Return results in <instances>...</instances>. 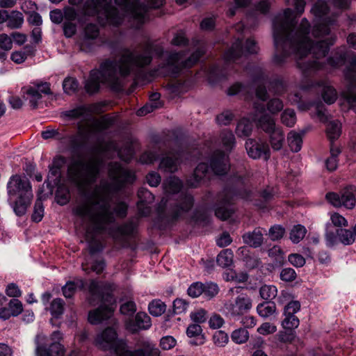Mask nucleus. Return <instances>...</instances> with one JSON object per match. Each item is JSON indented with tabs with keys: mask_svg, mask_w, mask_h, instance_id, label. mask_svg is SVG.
<instances>
[{
	"mask_svg": "<svg viewBox=\"0 0 356 356\" xmlns=\"http://www.w3.org/2000/svg\"><path fill=\"white\" fill-rule=\"evenodd\" d=\"M287 5L293 6L294 10L286 8L277 14L273 21V35L275 53L273 62L277 65L284 64L287 58L293 55L298 69L305 76H309L324 67L319 60L324 58L332 46L337 37L331 34L330 26L334 24L337 12L330 9L323 0H318L311 12L316 19L312 35L316 39L312 44L309 37L310 24L302 18L296 25V18L305 11L304 0H286Z\"/></svg>",
	"mask_w": 356,
	"mask_h": 356,
	"instance_id": "f257e3e1",
	"label": "nucleus"
},
{
	"mask_svg": "<svg viewBox=\"0 0 356 356\" xmlns=\"http://www.w3.org/2000/svg\"><path fill=\"white\" fill-rule=\"evenodd\" d=\"M102 165V160L97 156L76 159L68 165V179L76 188L79 195L73 213L82 220H88L95 234H106L116 241H122L134 232L136 225L132 222L121 226L114 224L110 195L119 191L124 184L133 183L135 175L119 163H111L108 168L111 181L103 179L92 188Z\"/></svg>",
	"mask_w": 356,
	"mask_h": 356,
	"instance_id": "f03ea898",
	"label": "nucleus"
},
{
	"mask_svg": "<svg viewBox=\"0 0 356 356\" xmlns=\"http://www.w3.org/2000/svg\"><path fill=\"white\" fill-rule=\"evenodd\" d=\"M161 58L164 53L162 43L147 40L140 45V49L122 51L118 61L106 60L100 65L99 70L90 72L86 82L85 88L89 93L99 90L100 84L106 85L113 90H119L123 85V79L133 74L137 78L142 76L145 67L152 60V54Z\"/></svg>",
	"mask_w": 356,
	"mask_h": 356,
	"instance_id": "7ed1b4c3",
	"label": "nucleus"
},
{
	"mask_svg": "<svg viewBox=\"0 0 356 356\" xmlns=\"http://www.w3.org/2000/svg\"><path fill=\"white\" fill-rule=\"evenodd\" d=\"M111 286L95 280H92L88 289L90 297L88 301L92 306L100 303L98 308L88 314V321L91 324L97 325L110 318L113 313V298L110 292Z\"/></svg>",
	"mask_w": 356,
	"mask_h": 356,
	"instance_id": "20e7f679",
	"label": "nucleus"
},
{
	"mask_svg": "<svg viewBox=\"0 0 356 356\" xmlns=\"http://www.w3.org/2000/svg\"><path fill=\"white\" fill-rule=\"evenodd\" d=\"M95 345L101 349L113 351L117 356H159V350L150 344L134 351L128 350L126 343L118 339L115 330L111 327L97 335Z\"/></svg>",
	"mask_w": 356,
	"mask_h": 356,
	"instance_id": "39448f33",
	"label": "nucleus"
},
{
	"mask_svg": "<svg viewBox=\"0 0 356 356\" xmlns=\"http://www.w3.org/2000/svg\"><path fill=\"white\" fill-rule=\"evenodd\" d=\"M8 193L10 197H17L15 202L14 211L21 216L25 214L33 197L29 180L20 175L13 176L7 185Z\"/></svg>",
	"mask_w": 356,
	"mask_h": 356,
	"instance_id": "423d86ee",
	"label": "nucleus"
},
{
	"mask_svg": "<svg viewBox=\"0 0 356 356\" xmlns=\"http://www.w3.org/2000/svg\"><path fill=\"white\" fill-rule=\"evenodd\" d=\"M118 6L132 20V27L139 29L147 20L148 8H159L164 0H115Z\"/></svg>",
	"mask_w": 356,
	"mask_h": 356,
	"instance_id": "0eeeda50",
	"label": "nucleus"
},
{
	"mask_svg": "<svg viewBox=\"0 0 356 356\" xmlns=\"http://www.w3.org/2000/svg\"><path fill=\"white\" fill-rule=\"evenodd\" d=\"M255 113L252 120L257 122L258 126L269 134V140L274 150H280L283 146L284 134L282 129L275 124L274 118L265 113V106L262 103H254Z\"/></svg>",
	"mask_w": 356,
	"mask_h": 356,
	"instance_id": "6e6552de",
	"label": "nucleus"
},
{
	"mask_svg": "<svg viewBox=\"0 0 356 356\" xmlns=\"http://www.w3.org/2000/svg\"><path fill=\"white\" fill-rule=\"evenodd\" d=\"M204 54V50L203 49H198L187 60L184 61L181 51L170 52L162 65L153 72L152 76H165L168 74L176 76L181 70L191 67L195 65Z\"/></svg>",
	"mask_w": 356,
	"mask_h": 356,
	"instance_id": "1a4fd4ad",
	"label": "nucleus"
},
{
	"mask_svg": "<svg viewBox=\"0 0 356 356\" xmlns=\"http://www.w3.org/2000/svg\"><path fill=\"white\" fill-rule=\"evenodd\" d=\"M229 168L227 155L221 151H216L209 159V166L206 163H200L197 166L193 177L188 180V184L191 187H196L211 172L220 175L225 174Z\"/></svg>",
	"mask_w": 356,
	"mask_h": 356,
	"instance_id": "9d476101",
	"label": "nucleus"
},
{
	"mask_svg": "<svg viewBox=\"0 0 356 356\" xmlns=\"http://www.w3.org/2000/svg\"><path fill=\"white\" fill-rule=\"evenodd\" d=\"M112 0H88L82 7L81 13L85 16H94L103 12L108 24L118 26L123 19L119 11L111 6Z\"/></svg>",
	"mask_w": 356,
	"mask_h": 356,
	"instance_id": "9b49d317",
	"label": "nucleus"
},
{
	"mask_svg": "<svg viewBox=\"0 0 356 356\" xmlns=\"http://www.w3.org/2000/svg\"><path fill=\"white\" fill-rule=\"evenodd\" d=\"M62 339V333L54 331L50 336L51 343L48 344V337L42 333L38 334L35 338L36 356H63L65 349L60 343Z\"/></svg>",
	"mask_w": 356,
	"mask_h": 356,
	"instance_id": "f8f14e48",
	"label": "nucleus"
},
{
	"mask_svg": "<svg viewBox=\"0 0 356 356\" xmlns=\"http://www.w3.org/2000/svg\"><path fill=\"white\" fill-rule=\"evenodd\" d=\"M259 51V47L252 38L246 40L245 46L242 38L239 37L233 42L231 47L224 54L225 63H240L243 57L247 54H254Z\"/></svg>",
	"mask_w": 356,
	"mask_h": 356,
	"instance_id": "ddd939ff",
	"label": "nucleus"
},
{
	"mask_svg": "<svg viewBox=\"0 0 356 356\" xmlns=\"http://www.w3.org/2000/svg\"><path fill=\"white\" fill-rule=\"evenodd\" d=\"M63 115L68 119L80 118L83 121H86V124H91L92 128L97 131L108 129L113 122V119L108 116H104L99 120L92 118L90 111L84 106L67 111L63 113Z\"/></svg>",
	"mask_w": 356,
	"mask_h": 356,
	"instance_id": "4468645a",
	"label": "nucleus"
},
{
	"mask_svg": "<svg viewBox=\"0 0 356 356\" xmlns=\"http://www.w3.org/2000/svg\"><path fill=\"white\" fill-rule=\"evenodd\" d=\"M343 76L347 82V90L343 95L350 108L356 113V55L353 56L349 65L344 69Z\"/></svg>",
	"mask_w": 356,
	"mask_h": 356,
	"instance_id": "2eb2a0df",
	"label": "nucleus"
},
{
	"mask_svg": "<svg viewBox=\"0 0 356 356\" xmlns=\"http://www.w3.org/2000/svg\"><path fill=\"white\" fill-rule=\"evenodd\" d=\"M235 195L232 189H225L218 195L217 203L213 210L215 216L222 220L229 218L235 211L233 201Z\"/></svg>",
	"mask_w": 356,
	"mask_h": 356,
	"instance_id": "dca6fc26",
	"label": "nucleus"
},
{
	"mask_svg": "<svg viewBox=\"0 0 356 356\" xmlns=\"http://www.w3.org/2000/svg\"><path fill=\"white\" fill-rule=\"evenodd\" d=\"M356 188L350 186L344 189L341 194L330 192L326 194V200L334 207H344L347 209H353L356 204Z\"/></svg>",
	"mask_w": 356,
	"mask_h": 356,
	"instance_id": "f3484780",
	"label": "nucleus"
},
{
	"mask_svg": "<svg viewBox=\"0 0 356 356\" xmlns=\"http://www.w3.org/2000/svg\"><path fill=\"white\" fill-rule=\"evenodd\" d=\"M99 33V28L95 24H87L76 40V44L80 50L85 52L92 51Z\"/></svg>",
	"mask_w": 356,
	"mask_h": 356,
	"instance_id": "a211bd4d",
	"label": "nucleus"
},
{
	"mask_svg": "<svg viewBox=\"0 0 356 356\" xmlns=\"http://www.w3.org/2000/svg\"><path fill=\"white\" fill-rule=\"evenodd\" d=\"M227 313L232 316H240L247 313L252 308V300L245 295H240L233 302L225 305Z\"/></svg>",
	"mask_w": 356,
	"mask_h": 356,
	"instance_id": "6ab92c4d",
	"label": "nucleus"
},
{
	"mask_svg": "<svg viewBox=\"0 0 356 356\" xmlns=\"http://www.w3.org/2000/svg\"><path fill=\"white\" fill-rule=\"evenodd\" d=\"M245 149L248 156L253 159H264L266 161L270 158L269 147L265 142L248 139L245 143Z\"/></svg>",
	"mask_w": 356,
	"mask_h": 356,
	"instance_id": "aec40b11",
	"label": "nucleus"
},
{
	"mask_svg": "<svg viewBox=\"0 0 356 356\" xmlns=\"http://www.w3.org/2000/svg\"><path fill=\"white\" fill-rule=\"evenodd\" d=\"M300 304L298 301H291L284 307V318L282 321V325L284 329L293 330L299 325V319L295 316V314L300 310Z\"/></svg>",
	"mask_w": 356,
	"mask_h": 356,
	"instance_id": "412c9836",
	"label": "nucleus"
},
{
	"mask_svg": "<svg viewBox=\"0 0 356 356\" xmlns=\"http://www.w3.org/2000/svg\"><path fill=\"white\" fill-rule=\"evenodd\" d=\"M125 325L127 330L135 333L142 330H148L152 325V321L147 313L140 312L136 314L134 320L127 321Z\"/></svg>",
	"mask_w": 356,
	"mask_h": 356,
	"instance_id": "4be33fe9",
	"label": "nucleus"
},
{
	"mask_svg": "<svg viewBox=\"0 0 356 356\" xmlns=\"http://www.w3.org/2000/svg\"><path fill=\"white\" fill-rule=\"evenodd\" d=\"M182 152L177 153L170 152L163 157L159 163V169L166 172H174L178 170L181 162Z\"/></svg>",
	"mask_w": 356,
	"mask_h": 356,
	"instance_id": "5701e85b",
	"label": "nucleus"
},
{
	"mask_svg": "<svg viewBox=\"0 0 356 356\" xmlns=\"http://www.w3.org/2000/svg\"><path fill=\"white\" fill-rule=\"evenodd\" d=\"M138 197L139 200L137 203L138 213L141 216H147L151 211L148 204L153 202L154 196L149 190L142 188L138 191Z\"/></svg>",
	"mask_w": 356,
	"mask_h": 356,
	"instance_id": "b1692460",
	"label": "nucleus"
},
{
	"mask_svg": "<svg viewBox=\"0 0 356 356\" xmlns=\"http://www.w3.org/2000/svg\"><path fill=\"white\" fill-rule=\"evenodd\" d=\"M193 204V198L192 195L188 193H181L180 200L174 209L172 218L174 219L178 218L182 213L191 209Z\"/></svg>",
	"mask_w": 356,
	"mask_h": 356,
	"instance_id": "393cba45",
	"label": "nucleus"
},
{
	"mask_svg": "<svg viewBox=\"0 0 356 356\" xmlns=\"http://www.w3.org/2000/svg\"><path fill=\"white\" fill-rule=\"evenodd\" d=\"M243 242L253 248H258L263 243V234L260 228H256L251 232H247L242 236Z\"/></svg>",
	"mask_w": 356,
	"mask_h": 356,
	"instance_id": "a878e982",
	"label": "nucleus"
},
{
	"mask_svg": "<svg viewBox=\"0 0 356 356\" xmlns=\"http://www.w3.org/2000/svg\"><path fill=\"white\" fill-rule=\"evenodd\" d=\"M341 134V124L338 120L329 121L326 126V134L330 140V145L333 141L339 138Z\"/></svg>",
	"mask_w": 356,
	"mask_h": 356,
	"instance_id": "bb28decb",
	"label": "nucleus"
},
{
	"mask_svg": "<svg viewBox=\"0 0 356 356\" xmlns=\"http://www.w3.org/2000/svg\"><path fill=\"white\" fill-rule=\"evenodd\" d=\"M164 191L168 194H175L180 191L183 186L181 181L175 177L171 176L168 178L163 184Z\"/></svg>",
	"mask_w": 356,
	"mask_h": 356,
	"instance_id": "cd10ccee",
	"label": "nucleus"
},
{
	"mask_svg": "<svg viewBox=\"0 0 356 356\" xmlns=\"http://www.w3.org/2000/svg\"><path fill=\"white\" fill-rule=\"evenodd\" d=\"M252 129V122L244 118L238 122L235 132L238 137H248L251 134Z\"/></svg>",
	"mask_w": 356,
	"mask_h": 356,
	"instance_id": "c85d7f7f",
	"label": "nucleus"
},
{
	"mask_svg": "<svg viewBox=\"0 0 356 356\" xmlns=\"http://www.w3.org/2000/svg\"><path fill=\"white\" fill-rule=\"evenodd\" d=\"M337 234L339 241L345 245L353 244L356 241L355 230L350 229H337Z\"/></svg>",
	"mask_w": 356,
	"mask_h": 356,
	"instance_id": "c756f323",
	"label": "nucleus"
},
{
	"mask_svg": "<svg viewBox=\"0 0 356 356\" xmlns=\"http://www.w3.org/2000/svg\"><path fill=\"white\" fill-rule=\"evenodd\" d=\"M24 97L29 101L31 106L35 108L38 105V101L41 99L42 95L38 90H36L34 86H28L22 88Z\"/></svg>",
	"mask_w": 356,
	"mask_h": 356,
	"instance_id": "7c9ffc66",
	"label": "nucleus"
},
{
	"mask_svg": "<svg viewBox=\"0 0 356 356\" xmlns=\"http://www.w3.org/2000/svg\"><path fill=\"white\" fill-rule=\"evenodd\" d=\"M257 312L261 317L267 318L277 313V308L274 302H265L257 305Z\"/></svg>",
	"mask_w": 356,
	"mask_h": 356,
	"instance_id": "2f4dec72",
	"label": "nucleus"
},
{
	"mask_svg": "<svg viewBox=\"0 0 356 356\" xmlns=\"http://www.w3.org/2000/svg\"><path fill=\"white\" fill-rule=\"evenodd\" d=\"M341 153L339 147L334 144L330 145V156L325 161L326 168L329 171H334L338 165L337 156Z\"/></svg>",
	"mask_w": 356,
	"mask_h": 356,
	"instance_id": "473e14b6",
	"label": "nucleus"
},
{
	"mask_svg": "<svg viewBox=\"0 0 356 356\" xmlns=\"http://www.w3.org/2000/svg\"><path fill=\"white\" fill-rule=\"evenodd\" d=\"M353 55H356V54L352 52L350 54H346V53L341 52L339 54H337L336 56H334L333 57H330L329 58H327V63L331 67H332L334 68H337V67L343 65L345 63L346 60L348 56L349 58L347 65H346V66H348L349 65L351 58L353 57Z\"/></svg>",
	"mask_w": 356,
	"mask_h": 356,
	"instance_id": "72a5a7b5",
	"label": "nucleus"
},
{
	"mask_svg": "<svg viewBox=\"0 0 356 356\" xmlns=\"http://www.w3.org/2000/svg\"><path fill=\"white\" fill-rule=\"evenodd\" d=\"M321 86L322 87V97L323 100L329 104L334 103L337 97L335 89L325 81L322 82Z\"/></svg>",
	"mask_w": 356,
	"mask_h": 356,
	"instance_id": "f704fd0d",
	"label": "nucleus"
},
{
	"mask_svg": "<svg viewBox=\"0 0 356 356\" xmlns=\"http://www.w3.org/2000/svg\"><path fill=\"white\" fill-rule=\"evenodd\" d=\"M288 145L293 152H299L302 148V135L294 131H291L287 136Z\"/></svg>",
	"mask_w": 356,
	"mask_h": 356,
	"instance_id": "c9c22d12",
	"label": "nucleus"
},
{
	"mask_svg": "<svg viewBox=\"0 0 356 356\" xmlns=\"http://www.w3.org/2000/svg\"><path fill=\"white\" fill-rule=\"evenodd\" d=\"M29 7H30V8L31 10H33V11L29 12V17L28 19L29 22L30 24H31L33 25H35V26L40 25L42 22V17L38 13H35L34 11V9L36 7L35 3H34L31 1L25 2L22 4V9L24 10V12L26 13L27 12L26 8H28Z\"/></svg>",
	"mask_w": 356,
	"mask_h": 356,
	"instance_id": "e433bc0d",
	"label": "nucleus"
},
{
	"mask_svg": "<svg viewBox=\"0 0 356 356\" xmlns=\"http://www.w3.org/2000/svg\"><path fill=\"white\" fill-rule=\"evenodd\" d=\"M24 23V17L21 12L13 10L8 13L7 26L12 29L21 28Z\"/></svg>",
	"mask_w": 356,
	"mask_h": 356,
	"instance_id": "4c0bfd02",
	"label": "nucleus"
},
{
	"mask_svg": "<svg viewBox=\"0 0 356 356\" xmlns=\"http://www.w3.org/2000/svg\"><path fill=\"white\" fill-rule=\"evenodd\" d=\"M245 22H241L235 26L237 32H243L248 27L253 28L258 24L259 17L256 13H250L247 15Z\"/></svg>",
	"mask_w": 356,
	"mask_h": 356,
	"instance_id": "58836bf2",
	"label": "nucleus"
},
{
	"mask_svg": "<svg viewBox=\"0 0 356 356\" xmlns=\"http://www.w3.org/2000/svg\"><path fill=\"white\" fill-rule=\"evenodd\" d=\"M222 147L227 151L230 152L235 145V137L232 131L225 129L220 136Z\"/></svg>",
	"mask_w": 356,
	"mask_h": 356,
	"instance_id": "ea45409f",
	"label": "nucleus"
},
{
	"mask_svg": "<svg viewBox=\"0 0 356 356\" xmlns=\"http://www.w3.org/2000/svg\"><path fill=\"white\" fill-rule=\"evenodd\" d=\"M83 282L81 280L68 282L62 288L63 293L67 298H72L76 291L77 289L83 288Z\"/></svg>",
	"mask_w": 356,
	"mask_h": 356,
	"instance_id": "a19ab883",
	"label": "nucleus"
},
{
	"mask_svg": "<svg viewBox=\"0 0 356 356\" xmlns=\"http://www.w3.org/2000/svg\"><path fill=\"white\" fill-rule=\"evenodd\" d=\"M234 254L231 249L221 251L217 257L218 264L223 268L230 266L233 263Z\"/></svg>",
	"mask_w": 356,
	"mask_h": 356,
	"instance_id": "79ce46f5",
	"label": "nucleus"
},
{
	"mask_svg": "<svg viewBox=\"0 0 356 356\" xmlns=\"http://www.w3.org/2000/svg\"><path fill=\"white\" fill-rule=\"evenodd\" d=\"M148 310L151 315L160 316L165 312L166 305L161 300L155 299L149 303Z\"/></svg>",
	"mask_w": 356,
	"mask_h": 356,
	"instance_id": "37998d69",
	"label": "nucleus"
},
{
	"mask_svg": "<svg viewBox=\"0 0 356 356\" xmlns=\"http://www.w3.org/2000/svg\"><path fill=\"white\" fill-rule=\"evenodd\" d=\"M268 89L275 94L280 95L285 90V84L280 77H273L268 81Z\"/></svg>",
	"mask_w": 356,
	"mask_h": 356,
	"instance_id": "c03bdc74",
	"label": "nucleus"
},
{
	"mask_svg": "<svg viewBox=\"0 0 356 356\" xmlns=\"http://www.w3.org/2000/svg\"><path fill=\"white\" fill-rule=\"evenodd\" d=\"M305 227L301 225H294L291 229L289 238L293 243H298L306 234Z\"/></svg>",
	"mask_w": 356,
	"mask_h": 356,
	"instance_id": "a18cd8bd",
	"label": "nucleus"
},
{
	"mask_svg": "<svg viewBox=\"0 0 356 356\" xmlns=\"http://www.w3.org/2000/svg\"><path fill=\"white\" fill-rule=\"evenodd\" d=\"M259 294L262 299L272 300L277 295V289L274 285L265 284L260 288Z\"/></svg>",
	"mask_w": 356,
	"mask_h": 356,
	"instance_id": "49530a36",
	"label": "nucleus"
},
{
	"mask_svg": "<svg viewBox=\"0 0 356 356\" xmlns=\"http://www.w3.org/2000/svg\"><path fill=\"white\" fill-rule=\"evenodd\" d=\"M231 339L236 343H244L249 339V332L245 328L236 329L232 332Z\"/></svg>",
	"mask_w": 356,
	"mask_h": 356,
	"instance_id": "de8ad7c7",
	"label": "nucleus"
},
{
	"mask_svg": "<svg viewBox=\"0 0 356 356\" xmlns=\"http://www.w3.org/2000/svg\"><path fill=\"white\" fill-rule=\"evenodd\" d=\"M50 312L54 318H59L64 311V302L61 298H56L51 303Z\"/></svg>",
	"mask_w": 356,
	"mask_h": 356,
	"instance_id": "09e8293b",
	"label": "nucleus"
},
{
	"mask_svg": "<svg viewBox=\"0 0 356 356\" xmlns=\"http://www.w3.org/2000/svg\"><path fill=\"white\" fill-rule=\"evenodd\" d=\"M282 122L289 127H293L296 122V115L293 110L285 109L281 115Z\"/></svg>",
	"mask_w": 356,
	"mask_h": 356,
	"instance_id": "8fccbe9b",
	"label": "nucleus"
},
{
	"mask_svg": "<svg viewBox=\"0 0 356 356\" xmlns=\"http://www.w3.org/2000/svg\"><path fill=\"white\" fill-rule=\"evenodd\" d=\"M219 291L218 285L213 282L204 284V292L202 295L207 299H211L215 297Z\"/></svg>",
	"mask_w": 356,
	"mask_h": 356,
	"instance_id": "3c124183",
	"label": "nucleus"
},
{
	"mask_svg": "<svg viewBox=\"0 0 356 356\" xmlns=\"http://www.w3.org/2000/svg\"><path fill=\"white\" fill-rule=\"evenodd\" d=\"M56 202L60 205L66 204L70 200V194L68 189L60 187L56 194Z\"/></svg>",
	"mask_w": 356,
	"mask_h": 356,
	"instance_id": "603ef678",
	"label": "nucleus"
},
{
	"mask_svg": "<svg viewBox=\"0 0 356 356\" xmlns=\"http://www.w3.org/2000/svg\"><path fill=\"white\" fill-rule=\"evenodd\" d=\"M228 335L224 331H216L213 335V341L214 344L218 347L225 346L228 343Z\"/></svg>",
	"mask_w": 356,
	"mask_h": 356,
	"instance_id": "864d4df0",
	"label": "nucleus"
},
{
	"mask_svg": "<svg viewBox=\"0 0 356 356\" xmlns=\"http://www.w3.org/2000/svg\"><path fill=\"white\" fill-rule=\"evenodd\" d=\"M267 110L271 114H276L282 110L284 105L282 100L278 98H273L267 103Z\"/></svg>",
	"mask_w": 356,
	"mask_h": 356,
	"instance_id": "5fc2aeb1",
	"label": "nucleus"
},
{
	"mask_svg": "<svg viewBox=\"0 0 356 356\" xmlns=\"http://www.w3.org/2000/svg\"><path fill=\"white\" fill-rule=\"evenodd\" d=\"M234 115L230 111H225L216 116V122L220 125L227 126L233 120Z\"/></svg>",
	"mask_w": 356,
	"mask_h": 356,
	"instance_id": "6e6d98bb",
	"label": "nucleus"
},
{
	"mask_svg": "<svg viewBox=\"0 0 356 356\" xmlns=\"http://www.w3.org/2000/svg\"><path fill=\"white\" fill-rule=\"evenodd\" d=\"M44 216V208L42 202L40 200L38 199L34 205V210L32 214V220L35 222H40L42 220Z\"/></svg>",
	"mask_w": 356,
	"mask_h": 356,
	"instance_id": "4d7b16f0",
	"label": "nucleus"
},
{
	"mask_svg": "<svg viewBox=\"0 0 356 356\" xmlns=\"http://www.w3.org/2000/svg\"><path fill=\"white\" fill-rule=\"evenodd\" d=\"M161 106V104L160 102H148L144 106L139 108L137 111L136 114L138 116H143L154 111L155 109L160 108Z\"/></svg>",
	"mask_w": 356,
	"mask_h": 356,
	"instance_id": "13d9d810",
	"label": "nucleus"
},
{
	"mask_svg": "<svg viewBox=\"0 0 356 356\" xmlns=\"http://www.w3.org/2000/svg\"><path fill=\"white\" fill-rule=\"evenodd\" d=\"M204 292V284L202 282H195L188 289V294L192 298H197Z\"/></svg>",
	"mask_w": 356,
	"mask_h": 356,
	"instance_id": "bf43d9fd",
	"label": "nucleus"
},
{
	"mask_svg": "<svg viewBox=\"0 0 356 356\" xmlns=\"http://www.w3.org/2000/svg\"><path fill=\"white\" fill-rule=\"evenodd\" d=\"M63 88L65 92L72 94L78 88V83L73 78H66L63 83Z\"/></svg>",
	"mask_w": 356,
	"mask_h": 356,
	"instance_id": "052dcab7",
	"label": "nucleus"
},
{
	"mask_svg": "<svg viewBox=\"0 0 356 356\" xmlns=\"http://www.w3.org/2000/svg\"><path fill=\"white\" fill-rule=\"evenodd\" d=\"M209 325L211 329H219L225 323L223 318L218 314H213L209 319Z\"/></svg>",
	"mask_w": 356,
	"mask_h": 356,
	"instance_id": "680f3d73",
	"label": "nucleus"
},
{
	"mask_svg": "<svg viewBox=\"0 0 356 356\" xmlns=\"http://www.w3.org/2000/svg\"><path fill=\"white\" fill-rule=\"evenodd\" d=\"M285 229L280 225H274L269 229L268 235L271 240L276 241L283 237Z\"/></svg>",
	"mask_w": 356,
	"mask_h": 356,
	"instance_id": "e2e57ef3",
	"label": "nucleus"
},
{
	"mask_svg": "<svg viewBox=\"0 0 356 356\" xmlns=\"http://www.w3.org/2000/svg\"><path fill=\"white\" fill-rule=\"evenodd\" d=\"M188 302L181 298H177L173 302V311L176 314L184 313L188 308Z\"/></svg>",
	"mask_w": 356,
	"mask_h": 356,
	"instance_id": "0e129e2a",
	"label": "nucleus"
},
{
	"mask_svg": "<svg viewBox=\"0 0 356 356\" xmlns=\"http://www.w3.org/2000/svg\"><path fill=\"white\" fill-rule=\"evenodd\" d=\"M8 308L11 312L13 316H17L23 311V306L21 301L18 299H12L8 303Z\"/></svg>",
	"mask_w": 356,
	"mask_h": 356,
	"instance_id": "69168bd1",
	"label": "nucleus"
},
{
	"mask_svg": "<svg viewBox=\"0 0 356 356\" xmlns=\"http://www.w3.org/2000/svg\"><path fill=\"white\" fill-rule=\"evenodd\" d=\"M277 331V327L269 322L262 323L258 328L257 332L261 335L273 334Z\"/></svg>",
	"mask_w": 356,
	"mask_h": 356,
	"instance_id": "338daca9",
	"label": "nucleus"
},
{
	"mask_svg": "<svg viewBox=\"0 0 356 356\" xmlns=\"http://www.w3.org/2000/svg\"><path fill=\"white\" fill-rule=\"evenodd\" d=\"M207 312L203 309H197L190 314L191 320L197 323H202L207 320Z\"/></svg>",
	"mask_w": 356,
	"mask_h": 356,
	"instance_id": "774afa93",
	"label": "nucleus"
}]
</instances>
